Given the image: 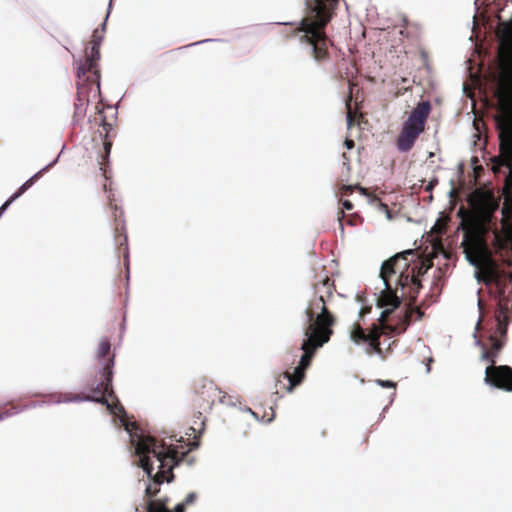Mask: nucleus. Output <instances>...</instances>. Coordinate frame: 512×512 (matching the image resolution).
Segmentation results:
<instances>
[{
  "label": "nucleus",
  "mask_w": 512,
  "mask_h": 512,
  "mask_svg": "<svg viewBox=\"0 0 512 512\" xmlns=\"http://www.w3.org/2000/svg\"><path fill=\"white\" fill-rule=\"evenodd\" d=\"M334 291V281L329 277L314 284L313 297L305 309L307 323L304 328L305 339L301 345L303 355L293 372L285 371L282 375L288 381V392H292L303 381L317 349L328 343L334 333L333 327L337 320L328 307L334 298Z\"/></svg>",
  "instance_id": "obj_1"
},
{
  "label": "nucleus",
  "mask_w": 512,
  "mask_h": 512,
  "mask_svg": "<svg viewBox=\"0 0 512 512\" xmlns=\"http://www.w3.org/2000/svg\"><path fill=\"white\" fill-rule=\"evenodd\" d=\"M306 12L296 27L282 30L285 39L298 38L309 47L310 55L318 63L328 61L330 40L325 28L335 15L338 0H305Z\"/></svg>",
  "instance_id": "obj_2"
},
{
  "label": "nucleus",
  "mask_w": 512,
  "mask_h": 512,
  "mask_svg": "<svg viewBox=\"0 0 512 512\" xmlns=\"http://www.w3.org/2000/svg\"><path fill=\"white\" fill-rule=\"evenodd\" d=\"M407 255L417 258V254L413 250H406L397 253L383 262L380 277L383 280L385 289L381 292L377 301V305L380 308L391 307L395 309L399 307L401 300L397 295L398 288L402 290V297L409 296L412 302L417 299L422 285L414 275H409L405 272L408 267Z\"/></svg>",
  "instance_id": "obj_3"
},
{
  "label": "nucleus",
  "mask_w": 512,
  "mask_h": 512,
  "mask_svg": "<svg viewBox=\"0 0 512 512\" xmlns=\"http://www.w3.org/2000/svg\"><path fill=\"white\" fill-rule=\"evenodd\" d=\"M135 452L139 456L140 466L151 476L153 465L149 455L152 454L160 463V471L155 475V486L149 485L146 488V495L155 496L159 492L157 485L161 484L165 478V473L169 472L173 477L172 469L182 461L186 452H179L177 447L167 445L164 441H158L152 436H140L137 440Z\"/></svg>",
  "instance_id": "obj_4"
},
{
  "label": "nucleus",
  "mask_w": 512,
  "mask_h": 512,
  "mask_svg": "<svg viewBox=\"0 0 512 512\" xmlns=\"http://www.w3.org/2000/svg\"><path fill=\"white\" fill-rule=\"evenodd\" d=\"M500 154L494 163L506 167L509 174L506 179L505 199L502 207L503 230L497 232L496 240L499 247L507 248L512 245V127H507L500 136Z\"/></svg>",
  "instance_id": "obj_5"
},
{
  "label": "nucleus",
  "mask_w": 512,
  "mask_h": 512,
  "mask_svg": "<svg viewBox=\"0 0 512 512\" xmlns=\"http://www.w3.org/2000/svg\"><path fill=\"white\" fill-rule=\"evenodd\" d=\"M512 294L503 293V295L495 294L498 300V307L495 312L496 329L490 334L487 343H482V355L481 358L495 365L497 358L503 349L507 340V330L509 324V307L510 297Z\"/></svg>",
  "instance_id": "obj_6"
},
{
  "label": "nucleus",
  "mask_w": 512,
  "mask_h": 512,
  "mask_svg": "<svg viewBox=\"0 0 512 512\" xmlns=\"http://www.w3.org/2000/svg\"><path fill=\"white\" fill-rule=\"evenodd\" d=\"M431 110V103L425 100L408 113L396 138V147L400 152H409L414 147L418 137L425 131Z\"/></svg>",
  "instance_id": "obj_7"
},
{
  "label": "nucleus",
  "mask_w": 512,
  "mask_h": 512,
  "mask_svg": "<svg viewBox=\"0 0 512 512\" xmlns=\"http://www.w3.org/2000/svg\"><path fill=\"white\" fill-rule=\"evenodd\" d=\"M108 368L109 367L106 366L105 372H101L100 382L95 387H91L92 394L67 393L62 396V401H93L106 405L107 409H109L113 414L120 415L125 413L124 407L120 404L113 390V371H109Z\"/></svg>",
  "instance_id": "obj_8"
},
{
  "label": "nucleus",
  "mask_w": 512,
  "mask_h": 512,
  "mask_svg": "<svg viewBox=\"0 0 512 512\" xmlns=\"http://www.w3.org/2000/svg\"><path fill=\"white\" fill-rule=\"evenodd\" d=\"M113 120H114V108L110 105H105L102 101L101 96L97 99L95 104V112L89 117V123L92 127H101L98 130L100 137L102 138V151L100 152V158L98 161L100 170L103 172V176L107 179L106 166L109 163V156L113 145Z\"/></svg>",
  "instance_id": "obj_9"
},
{
  "label": "nucleus",
  "mask_w": 512,
  "mask_h": 512,
  "mask_svg": "<svg viewBox=\"0 0 512 512\" xmlns=\"http://www.w3.org/2000/svg\"><path fill=\"white\" fill-rule=\"evenodd\" d=\"M77 93L74 102L73 122L80 124L86 117L90 103L97 102L100 97V74L87 73L77 77Z\"/></svg>",
  "instance_id": "obj_10"
},
{
  "label": "nucleus",
  "mask_w": 512,
  "mask_h": 512,
  "mask_svg": "<svg viewBox=\"0 0 512 512\" xmlns=\"http://www.w3.org/2000/svg\"><path fill=\"white\" fill-rule=\"evenodd\" d=\"M105 24L102 28L95 29L92 33V39L85 48L84 60H80L77 67V77H82L87 73L100 74L98 62L100 60V45L103 40Z\"/></svg>",
  "instance_id": "obj_11"
},
{
  "label": "nucleus",
  "mask_w": 512,
  "mask_h": 512,
  "mask_svg": "<svg viewBox=\"0 0 512 512\" xmlns=\"http://www.w3.org/2000/svg\"><path fill=\"white\" fill-rule=\"evenodd\" d=\"M224 397L223 392L212 380L201 378L194 383L193 404L199 410H210L217 399L222 401ZM199 414H201V411H199Z\"/></svg>",
  "instance_id": "obj_12"
},
{
  "label": "nucleus",
  "mask_w": 512,
  "mask_h": 512,
  "mask_svg": "<svg viewBox=\"0 0 512 512\" xmlns=\"http://www.w3.org/2000/svg\"><path fill=\"white\" fill-rule=\"evenodd\" d=\"M484 380L490 386L512 392V368L508 365H489Z\"/></svg>",
  "instance_id": "obj_13"
},
{
  "label": "nucleus",
  "mask_w": 512,
  "mask_h": 512,
  "mask_svg": "<svg viewBox=\"0 0 512 512\" xmlns=\"http://www.w3.org/2000/svg\"><path fill=\"white\" fill-rule=\"evenodd\" d=\"M109 208L112 212V216L114 219V240L115 244L118 247L119 253L123 254L124 258L128 257V245H127V235H126V227L125 221L123 218V211L118 205L109 198Z\"/></svg>",
  "instance_id": "obj_14"
},
{
  "label": "nucleus",
  "mask_w": 512,
  "mask_h": 512,
  "mask_svg": "<svg viewBox=\"0 0 512 512\" xmlns=\"http://www.w3.org/2000/svg\"><path fill=\"white\" fill-rule=\"evenodd\" d=\"M499 57L505 65L512 64V21L502 23Z\"/></svg>",
  "instance_id": "obj_15"
},
{
  "label": "nucleus",
  "mask_w": 512,
  "mask_h": 512,
  "mask_svg": "<svg viewBox=\"0 0 512 512\" xmlns=\"http://www.w3.org/2000/svg\"><path fill=\"white\" fill-rule=\"evenodd\" d=\"M416 303V300L412 302V299L410 298V302L407 306V309L401 318L400 322L396 324V326H389L393 332L396 333V335H400L406 331L408 326L410 325L412 321L413 314L417 315V320H421L424 316V313L421 311L420 308L416 307L414 308L413 305Z\"/></svg>",
  "instance_id": "obj_16"
},
{
  "label": "nucleus",
  "mask_w": 512,
  "mask_h": 512,
  "mask_svg": "<svg viewBox=\"0 0 512 512\" xmlns=\"http://www.w3.org/2000/svg\"><path fill=\"white\" fill-rule=\"evenodd\" d=\"M97 359L99 364L102 366V372H105L106 366L109 367V371H112L114 366V355L111 354V344L107 338H104L99 342Z\"/></svg>",
  "instance_id": "obj_17"
},
{
  "label": "nucleus",
  "mask_w": 512,
  "mask_h": 512,
  "mask_svg": "<svg viewBox=\"0 0 512 512\" xmlns=\"http://www.w3.org/2000/svg\"><path fill=\"white\" fill-rule=\"evenodd\" d=\"M49 166L37 172L34 176L28 179L19 189L15 192L1 207H0V216L4 213V211L10 206L12 202H14L18 197H20L25 191H27L43 174L44 171L48 169Z\"/></svg>",
  "instance_id": "obj_18"
},
{
  "label": "nucleus",
  "mask_w": 512,
  "mask_h": 512,
  "mask_svg": "<svg viewBox=\"0 0 512 512\" xmlns=\"http://www.w3.org/2000/svg\"><path fill=\"white\" fill-rule=\"evenodd\" d=\"M408 256L409 255H407L406 257L408 258ZM407 262H408V267H407V270H405V272L408 273L409 275H414L415 278L421 284L420 276L427 272V270L430 268L431 264H427L426 263L427 261L420 260L416 264L411 266V263H410L411 260L407 259Z\"/></svg>",
  "instance_id": "obj_19"
},
{
  "label": "nucleus",
  "mask_w": 512,
  "mask_h": 512,
  "mask_svg": "<svg viewBox=\"0 0 512 512\" xmlns=\"http://www.w3.org/2000/svg\"><path fill=\"white\" fill-rule=\"evenodd\" d=\"M382 331L377 325H373L371 331L366 334V342H369L375 349H379Z\"/></svg>",
  "instance_id": "obj_20"
},
{
  "label": "nucleus",
  "mask_w": 512,
  "mask_h": 512,
  "mask_svg": "<svg viewBox=\"0 0 512 512\" xmlns=\"http://www.w3.org/2000/svg\"><path fill=\"white\" fill-rule=\"evenodd\" d=\"M147 512H172L167 506L166 502L162 500H149L147 504Z\"/></svg>",
  "instance_id": "obj_21"
},
{
  "label": "nucleus",
  "mask_w": 512,
  "mask_h": 512,
  "mask_svg": "<svg viewBox=\"0 0 512 512\" xmlns=\"http://www.w3.org/2000/svg\"><path fill=\"white\" fill-rule=\"evenodd\" d=\"M351 339L356 342H366V333L360 326V324H355L351 331Z\"/></svg>",
  "instance_id": "obj_22"
},
{
  "label": "nucleus",
  "mask_w": 512,
  "mask_h": 512,
  "mask_svg": "<svg viewBox=\"0 0 512 512\" xmlns=\"http://www.w3.org/2000/svg\"><path fill=\"white\" fill-rule=\"evenodd\" d=\"M355 189L359 190L362 194L366 195V189L359 185H343L340 188L341 197L352 194Z\"/></svg>",
  "instance_id": "obj_23"
},
{
  "label": "nucleus",
  "mask_w": 512,
  "mask_h": 512,
  "mask_svg": "<svg viewBox=\"0 0 512 512\" xmlns=\"http://www.w3.org/2000/svg\"><path fill=\"white\" fill-rule=\"evenodd\" d=\"M394 308H390V309H385L381 315H380V318H379V321L382 325V328L385 329V330H389V332L393 333V334H396L395 332H393L391 330V328L389 327L390 325L389 324H386V321L388 319V317L390 316V314L393 312Z\"/></svg>",
  "instance_id": "obj_24"
},
{
  "label": "nucleus",
  "mask_w": 512,
  "mask_h": 512,
  "mask_svg": "<svg viewBox=\"0 0 512 512\" xmlns=\"http://www.w3.org/2000/svg\"><path fill=\"white\" fill-rule=\"evenodd\" d=\"M341 203H342V206H343V209L339 212V222H340V225L342 226V219L344 218V211L343 210H347V211H351L353 209V204L350 200H344V199H341L340 200Z\"/></svg>",
  "instance_id": "obj_25"
},
{
  "label": "nucleus",
  "mask_w": 512,
  "mask_h": 512,
  "mask_svg": "<svg viewBox=\"0 0 512 512\" xmlns=\"http://www.w3.org/2000/svg\"><path fill=\"white\" fill-rule=\"evenodd\" d=\"M197 498H198V495H197V493H196V492H190V493L186 496V498H185V500L183 501V503H184L186 506L192 505V504H194V503L196 502Z\"/></svg>",
  "instance_id": "obj_26"
},
{
  "label": "nucleus",
  "mask_w": 512,
  "mask_h": 512,
  "mask_svg": "<svg viewBox=\"0 0 512 512\" xmlns=\"http://www.w3.org/2000/svg\"><path fill=\"white\" fill-rule=\"evenodd\" d=\"M346 107H347V121H348V124L351 125V123L353 122V114L351 111V96H349V98L346 102Z\"/></svg>",
  "instance_id": "obj_27"
},
{
  "label": "nucleus",
  "mask_w": 512,
  "mask_h": 512,
  "mask_svg": "<svg viewBox=\"0 0 512 512\" xmlns=\"http://www.w3.org/2000/svg\"><path fill=\"white\" fill-rule=\"evenodd\" d=\"M380 386L382 387H385V388H395L396 387V384L392 381H388V380H377L376 381Z\"/></svg>",
  "instance_id": "obj_28"
},
{
  "label": "nucleus",
  "mask_w": 512,
  "mask_h": 512,
  "mask_svg": "<svg viewBox=\"0 0 512 512\" xmlns=\"http://www.w3.org/2000/svg\"><path fill=\"white\" fill-rule=\"evenodd\" d=\"M186 505L182 502L176 505L173 512H185Z\"/></svg>",
  "instance_id": "obj_29"
},
{
  "label": "nucleus",
  "mask_w": 512,
  "mask_h": 512,
  "mask_svg": "<svg viewBox=\"0 0 512 512\" xmlns=\"http://www.w3.org/2000/svg\"><path fill=\"white\" fill-rule=\"evenodd\" d=\"M344 145L347 149H352L355 146V143L352 139H346Z\"/></svg>",
  "instance_id": "obj_30"
},
{
  "label": "nucleus",
  "mask_w": 512,
  "mask_h": 512,
  "mask_svg": "<svg viewBox=\"0 0 512 512\" xmlns=\"http://www.w3.org/2000/svg\"><path fill=\"white\" fill-rule=\"evenodd\" d=\"M370 311H371V307H363L360 311V315L363 316L367 313H370Z\"/></svg>",
  "instance_id": "obj_31"
},
{
  "label": "nucleus",
  "mask_w": 512,
  "mask_h": 512,
  "mask_svg": "<svg viewBox=\"0 0 512 512\" xmlns=\"http://www.w3.org/2000/svg\"><path fill=\"white\" fill-rule=\"evenodd\" d=\"M437 184V180L431 181L428 186L426 187V190L430 191L434 188V186Z\"/></svg>",
  "instance_id": "obj_32"
},
{
  "label": "nucleus",
  "mask_w": 512,
  "mask_h": 512,
  "mask_svg": "<svg viewBox=\"0 0 512 512\" xmlns=\"http://www.w3.org/2000/svg\"><path fill=\"white\" fill-rule=\"evenodd\" d=\"M3 418V415L0 413V420Z\"/></svg>",
  "instance_id": "obj_33"
}]
</instances>
